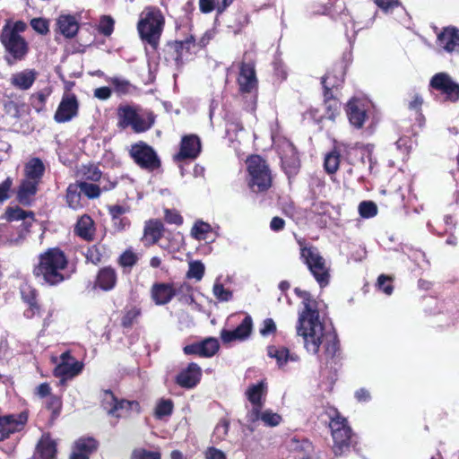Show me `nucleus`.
Segmentation results:
<instances>
[{"instance_id": "f257e3e1", "label": "nucleus", "mask_w": 459, "mask_h": 459, "mask_svg": "<svg viewBox=\"0 0 459 459\" xmlns=\"http://www.w3.org/2000/svg\"><path fill=\"white\" fill-rule=\"evenodd\" d=\"M294 292L302 299L304 306V309L299 314L297 333L303 337L306 350L312 354H317L323 336V324L319 320L317 302L307 290L295 288Z\"/></svg>"}, {"instance_id": "f03ea898", "label": "nucleus", "mask_w": 459, "mask_h": 459, "mask_svg": "<svg viewBox=\"0 0 459 459\" xmlns=\"http://www.w3.org/2000/svg\"><path fill=\"white\" fill-rule=\"evenodd\" d=\"M68 260L59 247H51L39 255L33 274L42 284L56 286L66 278L62 271L67 267Z\"/></svg>"}, {"instance_id": "7ed1b4c3", "label": "nucleus", "mask_w": 459, "mask_h": 459, "mask_svg": "<svg viewBox=\"0 0 459 459\" xmlns=\"http://www.w3.org/2000/svg\"><path fill=\"white\" fill-rule=\"evenodd\" d=\"M249 188L254 193L266 192L272 186V175L266 161L259 155H253L247 160Z\"/></svg>"}, {"instance_id": "20e7f679", "label": "nucleus", "mask_w": 459, "mask_h": 459, "mask_svg": "<svg viewBox=\"0 0 459 459\" xmlns=\"http://www.w3.org/2000/svg\"><path fill=\"white\" fill-rule=\"evenodd\" d=\"M164 25V18L159 10L148 8V12L142 13L137 24L141 39L148 43L153 49L159 45V40Z\"/></svg>"}, {"instance_id": "39448f33", "label": "nucleus", "mask_w": 459, "mask_h": 459, "mask_svg": "<svg viewBox=\"0 0 459 459\" xmlns=\"http://www.w3.org/2000/svg\"><path fill=\"white\" fill-rule=\"evenodd\" d=\"M429 91L435 101L456 103L459 100V83L445 72L435 74L429 81Z\"/></svg>"}, {"instance_id": "423d86ee", "label": "nucleus", "mask_w": 459, "mask_h": 459, "mask_svg": "<svg viewBox=\"0 0 459 459\" xmlns=\"http://www.w3.org/2000/svg\"><path fill=\"white\" fill-rule=\"evenodd\" d=\"M300 245V259L307 266L309 272L314 276L321 288L329 284L330 273L325 266V260L320 255L317 247L314 246Z\"/></svg>"}, {"instance_id": "0eeeda50", "label": "nucleus", "mask_w": 459, "mask_h": 459, "mask_svg": "<svg viewBox=\"0 0 459 459\" xmlns=\"http://www.w3.org/2000/svg\"><path fill=\"white\" fill-rule=\"evenodd\" d=\"M0 40L7 53L5 60L9 65L24 59L29 47L24 38L18 34L17 29H11L8 23L5 24L2 30Z\"/></svg>"}, {"instance_id": "6e6552de", "label": "nucleus", "mask_w": 459, "mask_h": 459, "mask_svg": "<svg viewBox=\"0 0 459 459\" xmlns=\"http://www.w3.org/2000/svg\"><path fill=\"white\" fill-rule=\"evenodd\" d=\"M329 427L333 439V451L335 455H342L352 444V430L345 418L336 411V415L331 419Z\"/></svg>"}, {"instance_id": "1a4fd4ad", "label": "nucleus", "mask_w": 459, "mask_h": 459, "mask_svg": "<svg viewBox=\"0 0 459 459\" xmlns=\"http://www.w3.org/2000/svg\"><path fill=\"white\" fill-rule=\"evenodd\" d=\"M130 155L142 169L153 171L160 167V160L154 149L143 142L132 145Z\"/></svg>"}, {"instance_id": "9d476101", "label": "nucleus", "mask_w": 459, "mask_h": 459, "mask_svg": "<svg viewBox=\"0 0 459 459\" xmlns=\"http://www.w3.org/2000/svg\"><path fill=\"white\" fill-rule=\"evenodd\" d=\"M60 359V363L54 369V376L60 378L59 385H64L67 379L82 372L83 364L76 360L69 351L63 352Z\"/></svg>"}, {"instance_id": "9b49d317", "label": "nucleus", "mask_w": 459, "mask_h": 459, "mask_svg": "<svg viewBox=\"0 0 459 459\" xmlns=\"http://www.w3.org/2000/svg\"><path fill=\"white\" fill-rule=\"evenodd\" d=\"M323 338L325 339L324 348L325 354L326 356V365L330 367L331 370L337 372L340 367V361L342 359L338 335L333 328L331 333H325V328L323 327V336L321 337V342H323ZM322 343H320V345Z\"/></svg>"}, {"instance_id": "f8f14e48", "label": "nucleus", "mask_w": 459, "mask_h": 459, "mask_svg": "<svg viewBox=\"0 0 459 459\" xmlns=\"http://www.w3.org/2000/svg\"><path fill=\"white\" fill-rule=\"evenodd\" d=\"M27 217L33 218L34 212L31 211L26 212L19 206H8L2 215L1 218L7 221H22L18 229V236L8 239L11 244H18L25 238V235L29 232L30 227V223L25 221Z\"/></svg>"}, {"instance_id": "ddd939ff", "label": "nucleus", "mask_w": 459, "mask_h": 459, "mask_svg": "<svg viewBox=\"0 0 459 459\" xmlns=\"http://www.w3.org/2000/svg\"><path fill=\"white\" fill-rule=\"evenodd\" d=\"M325 83H327V80L325 78L323 82V89L325 113L324 115H319L317 109L310 110V116L316 124H319L323 119H328L333 122L337 115L340 113L341 103L333 97V92L329 91V86Z\"/></svg>"}, {"instance_id": "4468645a", "label": "nucleus", "mask_w": 459, "mask_h": 459, "mask_svg": "<svg viewBox=\"0 0 459 459\" xmlns=\"http://www.w3.org/2000/svg\"><path fill=\"white\" fill-rule=\"evenodd\" d=\"M247 419V429L250 432H254L255 429V423L261 420L266 427H276L281 421V416L272 410H265L262 411V408H252L250 409L246 416Z\"/></svg>"}, {"instance_id": "2eb2a0df", "label": "nucleus", "mask_w": 459, "mask_h": 459, "mask_svg": "<svg viewBox=\"0 0 459 459\" xmlns=\"http://www.w3.org/2000/svg\"><path fill=\"white\" fill-rule=\"evenodd\" d=\"M220 349L219 341L213 337H207L200 342L186 345L183 351L186 355H197L203 358L214 356Z\"/></svg>"}, {"instance_id": "dca6fc26", "label": "nucleus", "mask_w": 459, "mask_h": 459, "mask_svg": "<svg viewBox=\"0 0 459 459\" xmlns=\"http://www.w3.org/2000/svg\"><path fill=\"white\" fill-rule=\"evenodd\" d=\"M202 151L201 140L196 134L184 135L179 152L174 156L176 161L195 160Z\"/></svg>"}, {"instance_id": "f3484780", "label": "nucleus", "mask_w": 459, "mask_h": 459, "mask_svg": "<svg viewBox=\"0 0 459 459\" xmlns=\"http://www.w3.org/2000/svg\"><path fill=\"white\" fill-rule=\"evenodd\" d=\"M27 420L25 412L0 416V441L9 437L10 434L20 431Z\"/></svg>"}, {"instance_id": "a211bd4d", "label": "nucleus", "mask_w": 459, "mask_h": 459, "mask_svg": "<svg viewBox=\"0 0 459 459\" xmlns=\"http://www.w3.org/2000/svg\"><path fill=\"white\" fill-rule=\"evenodd\" d=\"M202 377V368L195 362H191L183 368L175 377V382L180 387L192 389L195 387Z\"/></svg>"}, {"instance_id": "6ab92c4d", "label": "nucleus", "mask_w": 459, "mask_h": 459, "mask_svg": "<svg viewBox=\"0 0 459 459\" xmlns=\"http://www.w3.org/2000/svg\"><path fill=\"white\" fill-rule=\"evenodd\" d=\"M78 100L74 94L65 95L55 113L54 119L57 123L72 120L78 113Z\"/></svg>"}, {"instance_id": "aec40b11", "label": "nucleus", "mask_w": 459, "mask_h": 459, "mask_svg": "<svg viewBox=\"0 0 459 459\" xmlns=\"http://www.w3.org/2000/svg\"><path fill=\"white\" fill-rule=\"evenodd\" d=\"M437 44L447 53H459V29L445 27L437 33Z\"/></svg>"}, {"instance_id": "412c9836", "label": "nucleus", "mask_w": 459, "mask_h": 459, "mask_svg": "<svg viewBox=\"0 0 459 459\" xmlns=\"http://www.w3.org/2000/svg\"><path fill=\"white\" fill-rule=\"evenodd\" d=\"M346 113L351 125L357 128H362L367 117V110L360 100L352 98L346 105Z\"/></svg>"}, {"instance_id": "4be33fe9", "label": "nucleus", "mask_w": 459, "mask_h": 459, "mask_svg": "<svg viewBox=\"0 0 459 459\" xmlns=\"http://www.w3.org/2000/svg\"><path fill=\"white\" fill-rule=\"evenodd\" d=\"M239 91L242 93H251L257 88V79L255 67L252 64L242 63L239 75L238 77Z\"/></svg>"}, {"instance_id": "5701e85b", "label": "nucleus", "mask_w": 459, "mask_h": 459, "mask_svg": "<svg viewBox=\"0 0 459 459\" xmlns=\"http://www.w3.org/2000/svg\"><path fill=\"white\" fill-rule=\"evenodd\" d=\"M151 292L153 301L160 306L168 304L177 295V290L170 283H154Z\"/></svg>"}, {"instance_id": "b1692460", "label": "nucleus", "mask_w": 459, "mask_h": 459, "mask_svg": "<svg viewBox=\"0 0 459 459\" xmlns=\"http://www.w3.org/2000/svg\"><path fill=\"white\" fill-rule=\"evenodd\" d=\"M39 184L37 181L23 179L17 190V201L23 206H30L33 202V196L38 192Z\"/></svg>"}, {"instance_id": "393cba45", "label": "nucleus", "mask_w": 459, "mask_h": 459, "mask_svg": "<svg viewBox=\"0 0 459 459\" xmlns=\"http://www.w3.org/2000/svg\"><path fill=\"white\" fill-rule=\"evenodd\" d=\"M21 294L22 300L29 306V308L24 311V316L27 318H31L39 314L40 307L37 300L38 291L31 286L25 285L21 288Z\"/></svg>"}, {"instance_id": "a878e982", "label": "nucleus", "mask_w": 459, "mask_h": 459, "mask_svg": "<svg viewBox=\"0 0 459 459\" xmlns=\"http://www.w3.org/2000/svg\"><path fill=\"white\" fill-rule=\"evenodd\" d=\"M267 393L266 383L262 380L257 384L251 385L246 391L247 400L251 403L252 408H263Z\"/></svg>"}, {"instance_id": "bb28decb", "label": "nucleus", "mask_w": 459, "mask_h": 459, "mask_svg": "<svg viewBox=\"0 0 459 459\" xmlns=\"http://www.w3.org/2000/svg\"><path fill=\"white\" fill-rule=\"evenodd\" d=\"M117 284V273L110 266L101 268L96 277L95 287L104 291H109L115 288Z\"/></svg>"}, {"instance_id": "cd10ccee", "label": "nucleus", "mask_w": 459, "mask_h": 459, "mask_svg": "<svg viewBox=\"0 0 459 459\" xmlns=\"http://www.w3.org/2000/svg\"><path fill=\"white\" fill-rule=\"evenodd\" d=\"M38 73L34 69H25L16 73L11 77V83L15 88L26 91L29 90L37 79Z\"/></svg>"}, {"instance_id": "c85d7f7f", "label": "nucleus", "mask_w": 459, "mask_h": 459, "mask_svg": "<svg viewBox=\"0 0 459 459\" xmlns=\"http://www.w3.org/2000/svg\"><path fill=\"white\" fill-rule=\"evenodd\" d=\"M74 233L85 241L93 240L95 233L93 220L87 214L81 216L74 226Z\"/></svg>"}, {"instance_id": "c756f323", "label": "nucleus", "mask_w": 459, "mask_h": 459, "mask_svg": "<svg viewBox=\"0 0 459 459\" xmlns=\"http://www.w3.org/2000/svg\"><path fill=\"white\" fill-rule=\"evenodd\" d=\"M169 45L174 48L176 52L175 61L179 65L183 63L184 52L191 53L196 47V39L195 36L191 34L184 39L175 40L174 42L169 43Z\"/></svg>"}, {"instance_id": "7c9ffc66", "label": "nucleus", "mask_w": 459, "mask_h": 459, "mask_svg": "<svg viewBox=\"0 0 459 459\" xmlns=\"http://www.w3.org/2000/svg\"><path fill=\"white\" fill-rule=\"evenodd\" d=\"M287 148L290 153H285L281 157V166L288 176L296 175L300 165L298 152L290 143Z\"/></svg>"}, {"instance_id": "2f4dec72", "label": "nucleus", "mask_w": 459, "mask_h": 459, "mask_svg": "<svg viewBox=\"0 0 459 459\" xmlns=\"http://www.w3.org/2000/svg\"><path fill=\"white\" fill-rule=\"evenodd\" d=\"M267 354L269 357L276 359L280 368H282L289 361L297 362L299 359L296 353H290L286 347L269 346Z\"/></svg>"}, {"instance_id": "473e14b6", "label": "nucleus", "mask_w": 459, "mask_h": 459, "mask_svg": "<svg viewBox=\"0 0 459 459\" xmlns=\"http://www.w3.org/2000/svg\"><path fill=\"white\" fill-rule=\"evenodd\" d=\"M99 441L93 437L82 436L77 438L73 446L72 449L78 453L86 455L88 457L91 456L94 452L98 450Z\"/></svg>"}, {"instance_id": "72a5a7b5", "label": "nucleus", "mask_w": 459, "mask_h": 459, "mask_svg": "<svg viewBox=\"0 0 459 459\" xmlns=\"http://www.w3.org/2000/svg\"><path fill=\"white\" fill-rule=\"evenodd\" d=\"M57 26L60 33L68 39L74 38L79 30L78 22L73 15H61L57 19Z\"/></svg>"}, {"instance_id": "f704fd0d", "label": "nucleus", "mask_w": 459, "mask_h": 459, "mask_svg": "<svg viewBox=\"0 0 459 459\" xmlns=\"http://www.w3.org/2000/svg\"><path fill=\"white\" fill-rule=\"evenodd\" d=\"M24 172L27 179L39 183L45 172V165L39 158H32L25 164Z\"/></svg>"}, {"instance_id": "c9c22d12", "label": "nucleus", "mask_w": 459, "mask_h": 459, "mask_svg": "<svg viewBox=\"0 0 459 459\" xmlns=\"http://www.w3.org/2000/svg\"><path fill=\"white\" fill-rule=\"evenodd\" d=\"M137 115L138 112L134 107L130 105L119 106L117 108L118 127L125 129L132 126L135 118H137Z\"/></svg>"}, {"instance_id": "e433bc0d", "label": "nucleus", "mask_w": 459, "mask_h": 459, "mask_svg": "<svg viewBox=\"0 0 459 459\" xmlns=\"http://www.w3.org/2000/svg\"><path fill=\"white\" fill-rule=\"evenodd\" d=\"M234 0H199L200 11L209 13L216 9L218 14L222 13Z\"/></svg>"}, {"instance_id": "4c0bfd02", "label": "nucleus", "mask_w": 459, "mask_h": 459, "mask_svg": "<svg viewBox=\"0 0 459 459\" xmlns=\"http://www.w3.org/2000/svg\"><path fill=\"white\" fill-rule=\"evenodd\" d=\"M164 225L159 220H151L144 226V237L150 238L152 244L157 243L163 236Z\"/></svg>"}, {"instance_id": "58836bf2", "label": "nucleus", "mask_w": 459, "mask_h": 459, "mask_svg": "<svg viewBox=\"0 0 459 459\" xmlns=\"http://www.w3.org/2000/svg\"><path fill=\"white\" fill-rule=\"evenodd\" d=\"M82 192L78 184H71L66 190V202L70 208L77 210L82 205L81 204Z\"/></svg>"}, {"instance_id": "ea45409f", "label": "nucleus", "mask_w": 459, "mask_h": 459, "mask_svg": "<svg viewBox=\"0 0 459 459\" xmlns=\"http://www.w3.org/2000/svg\"><path fill=\"white\" fill-rule=\"evenodd\" d=\"M108 82L113 85L115 92L118 95H127L136 90V87L126 79L112 77L108 79Z\"/></svg>"}, {"instance_id": "a19ab883", "label": "nucleus", "mask_w": 459, "mask_h": 459, "mask_svg": "<svg viewBox=\"0 0 459 459\" xmlns=\"http://www.w3.org/2000/svg\"><path fill=\"white\" fill-rule=\"evenodd\" d=\"M155 123V116L152 112H149L147 114V117L144 118L141 117L139 114L137 115V118H135L133 126H131L134 132L135 133H143L146 132L152 127Z\"/></svg>"}, {"instance_id": "79ce46f5", "label": "nucleus", "mask_w": 459, "mask_h": 459, "mask_svg": "<svg viewBox=\"0 0 459 459\" xmlns=\"http://www.w3.org/2000/svg\"><path fill=\"white\" fill-rule=\"evenodd\" d=\"M174 403L170 399H160L155 407L154 416L158 420H162L172 414Z\"/></svg>"}, {"instance_id": "37998d69", "label": "nucleus", "mask_w": 459, "mask_h": 459, "mask_svg": "<svg viewBox=\"0 0 459 459\" xmlns=\"http://www.w3.org/2000/svg\"><path fill=\"white\" fill-rule=\"evenodd\" d=\"M117 398L115 396L112 391L105 390L101 396V406L107 411L108 415L116 414V403Z\"/></svg>"}, {"instance_id": "c03bdc74", "label": "nucleus", "mask_w": 459, "mask_h": 459, "mask_svg": "<svg viewBox=\"0 0 459 459\" xmlns=\"http://www.w3.org/2000/svg\"><path fill=\"white\" fill-rule=\"evenodd\" d=\"M253 328V320L249 315H247L241 323L235 328V333L239 337V341H244L249 337Z\"/></svg>"}, {"instance_id": "a18cd8bd", "label": "nucleus", "mask_w": 459, "mask_h": 459, "mask_svg": "<svg viewBox=\"0 0 459 459\" xmlns=\"http://www.w3.org/2000/svg\"><path fill=\"white\" fill-rule=\"evenodd\" d=\"M204 264L201 261H192L189 263V268L186 273V278L195 279L196 281H199L203 279L204 275Z\"/></svg>"}, {"instance_id": "49530a36", "label": "nucleus", "mask_w": 459, "mask_h": 459, "mask_svg": "<svg viewBox=\"0 0 459 459\" xmlns=\"http://www.w3.org/2000/svg\"><path fill=\"white\" fill-rule=\"evenodd\" d=\"M340 163V154L337 151L333 150L325 158V169L327 173L333 174L337 171Z\"/></svg>"}, {"instance_id": "de8ad7c7", "label": "nucleus", "mask_w": 459, "mask_h": 459, "mask_svg": "<svg viewBox=\"0 0 459 459\" xmlns=\"http://www.w3.org/2000/svg\"><path fill=\"white\" fill-rule=\"evenodd\" d=\"M211 230L212 227L209 223L203 221H197L191 230V235L195 239L202 240L205 239V234Z\"/></svg>"}, {"instance_id": "09e8293b", "label": "nucleus", "mask_w": 459, "mask_h": 459, "mask_svg": "<svg viewBox=\"0 0 459 459\" xmlns=\"http://www.w3.org/2000/svg\"><path fill=\"white\" fill-rule=\"evenodd\" d=\"M77 184L82 194L86 195L89 199H94L100 196V187L98 185L84 181H81Z\"/></svg>"}, {"instance_id": "8fccbe9b", "label": "nucleus", "mask_w": 459, "mask_h": 459, "mask_svg": "<svg viewBox=\"0 0 459 459\" xmlns=\"http://www.w3.org/2000/svg\"><path fill=\"white\" fill-rule=\"evenodd\" d=\"M359 213L362 218H372L377 213V206L372 201H362L359 204Z\"/></svg>"}, {"instance_id": "3c124183", "label": "nucleus", "mask_w": 459, "mask_h": 459, "mask_svg": "<svg viewBox=\"0 0 459 459\" xmlns=\"http://www.w3.org/2000/svg\"><path fill=\"white\" fill-rule=\"evenodd\" d=\"M230 429V420L226 418H222L219 420L213 430V437L216 440H225L228 436Z\"/></svg>"}, {"instance_id": "603ef678", "label": "nucleus", "mask_w": 459, "mask_h": 459, "mask_svg": "<svg viewBox=\"0 0 459 459\" xmlns=\"http://www.w3.org/2000/svg\"><path fill=\"white\" fill-rule=\"evenodd\" d=\"M213 295L219 301L227 302L232 299V292L225 289L223 284L217 280L212 288Z\"/></svg>"}, {"instance_id": "864d4df0", "label": "nucleus", "mask_w": 459, "mask_h": 459, "mask_svg": "<svg viewBox=\"0 0 459 459\" xmlns=\"http://www.w3.org/2000/svg\"><path fill=\"white\" fill-rule=\"evenodd\" d=\"M138 259V255L131 248H128L120 255L118 258V264L122 267L131 268L136 264Z\"/></svg>"}, {"instance_id": "5fc2aeb1", "label": "nucleus", "mask_w": 459, "mask_h": 459, "mask_svg": "<svg viewBox=\"0 0 459 459\" xmlns=\"http://www.w3.org/2000/svg\"><path fill=\"white\" fill-rule=\"evenodd\" d=\"M115 21L111 16L103 15L100 18L98 30L100 34L108 37L114 30Z\"/></svg>"}, {"instance_id": "6e6d98bb", "label": "nucleus", "mask_w": 459, "mask_h": 459, "mask_svg": "<svg viewBox=\"0 0 459 459\" xmlns=\"http://www.w3.org/2000/svg\"><path fill=\"white\" fill-rule=\"evenodd\" d=\"M161 455L158 451H148L144 448L134 449L131 459H160Z\"/></svg>"}, {"instance_id": "4d7b16f0", "label": "nucleus", "mask_w": 459, "mask_h": 459, "mask_svg": "<svg viewBox=\"0 0 459 459\" xmlns=\"http://www.w3.org/2000/svg\"><path fill=\"white\" fill-rule=\"evenodd\" d=\"M140 315L141 310L137 307L127 310L121 319V325L124 328H131Z\"/></svg>"}, {"instance_id": "13d9d810", "label": "nucleus", "mask_w": 459, "mask_h": 459, "mask_svg": "<svg viewBox=\"0 0 459 459\" xmlns=\"http://www.w3.org/2000/svg\"><path fill=\"white\" fill-rule=\"evenodd\" d=\"M339 74V75H336L328 72L322 77L321 83L323 84L324 79L325 78L327 80L326 84L329 86L330 92H332L333 88H338L341 86L343 82V72L340 71Z\"/></svg>"}, {"instance_id": "bf43d9fd", "label": "nucleus", "mask_w": 459, "mask_h": 459, "mask_svg": "<svg viewBox=\"0 0 459 459\" xmlns=\"http://www.w3.org/2000/svg\"><path fill=\"white\" fill-rule=\"evenodd\" d=\"M139 403L135 401H127V400H118L117 401V403H116V414H113L112 416L116 417V418H121L123 415H122V411H129L133 409L134 406H138Z\"/></svg>"}, {"instance_id": "052dcab7", "label": "nucleus", "mask_w": 459, "mask_h": 459, "mask_svg": "<svg viewBox=\"0 0 459 459\" xmlns=\"http://www.w3.org/2000/svg\"><path fill=\"white\" fill-rule=\"evenodd\" d=\"M102 255V252L96 245L90 247L85 253L86 261L93 264H100L101 262Z\"/></svg>"}, {"instance_id": "680f3d73", "label": "nucleus", "mask_w": 459, "mask_h": 459, "mask_svg": "<svg viewBox=\"0 0 459 459\" xmlns=\"http://www.w3.org/2000/svg\"><path fill=\"white\" fill-rule=\"evenodd\" d=\"M32 29L41 35H46L49 31L48 22L44 18H34L30 21Z\"/></svg>"}, {"instance_id": "e2e57ef3", "label": "nucleus", "mask_w": 459, "mask_h": 459, "mask_svg": "<svg viewBox=\"0 0 459 459\" xmlns=\"http://www.w3.org/2000/svg\"><path fill=\"white\" fill-rule=\"evenodd\" d=\"M62 402L59 396L51 394L47 403V408L52 411L53 416H58L61 411Z\"/></svg>"}, {"instance_id": "0e129e2a", "label": "nucleus", "mask_w": 459, "mask_h": 459, "mask_svg": "<svg viewBox=\"0 0 459 459\" xmlns=\"http://www.w3.org/2000/svg\"><path fill=\"white\" fill-rule=\"evenodd\" d=\"M165 221L169 224L181 225L183 223V217L176 210H165Z\"/></svg>"}, {"instance_id": "69168bd1", "label": "nucleus", "mask_w": 459, "mask_h": 459, "mask_svg": "<svg viewBox=\"0 0 459 459\" xmlns=\"http://www.w3.org/2000/svg\"><path fill=\"white\" fill-rule=\"evenodd\" d=\"M262 336H268L276 332V325L272 318L264 320L262 327L259 330Z\"/></svg>"}, {"instance_id": "338daca9", "label": "nucleus", "mask_w": 459, "mask_h": 459, "mask_svg": "<svg viewBox=\"0 0 459 459\" xmlns=\"http://www.w3.org/2000/svg\"><path fill=\"white\" fill-rule=\"evenodd\" d=\"M12 185H13V179L9 177L6 178L0 184V203H3L4 201L7 200L10 197L9 192H10Z\"/></svg>"}, {"instance_id": "774afa93", "label": "nucleus", "mask_w": 459, "mask_h": 459, "mask_svg": "<svg viewBox=\"0 0 459 459\" xmlns=\"http://www.w3.org/2000/svg\"><path fill=\"white\" fill-rule=\"evenodd\" d=\"M204 455L205 459H227L225 453L214 446L208 447Z\"/></svg>"}]
</instances>
